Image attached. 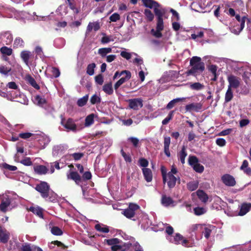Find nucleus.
I'll return each mask as SVG.
<instances>
[{
    "label": "nucleus",
    "instance_id": "obj_1",
    "mask_svg": "<svg viewBox=\"0 0 251 251\" xmlns=\"http://www.w3.org/2000/svg\"><path fill=\"white\" fill-rule=\"evenodd\" d=\"M0 197V210L5 213L12 209L11 203L14 200L16 199L18 196L13 192H7Z\"/></svg>",
    "mask_w": 251,
    "mask_h": 251
},
{
    "label": "nucleus",
    "instance_id": "obj_2",
    "mask_svg": "<svg viewBox=\"0 0 251 251\" xmlns=\"http://www.w3.org/2000/svg\"><path fill=\"white\" fill-rule=\"evenodd\" d=\"M191 68L188 71V75H195L198 72H202L204 70V64L201 61V58L193 56L190 61Z\"/></svg>",
    "mask_w": 251,
    "mask_h": 251
},
{
    "label": "nucleus",
    "instance_id": "obj_3",
    "mask_svg": "<svg viewBox=\"0 0 251 251\" xmlns=\"http://www.w3.org/2000/svg\"><path fill=\"white\" fill-rule=\"evenodd\" d=\"M167 239L171 242L175 244H181L184 247H189L188 241L184 239L183 236L179 233H176L175 236H168Z\"/></svg>",
    "mask_w": 251,
    "mask_h": 251
},
{
    "label": "nucleus",
    "instance_id": "obj_4",
    "mask_svg": "<svg viewBox=\"0 0 251 251\" xmlns=\"http://www.w3.org/2000/svg\"><path fill=\"white\" fill-rule=\"evenodd\" d=\"M104 242L110 246L111 249L113 251H118L122 249V241L118 238L105 239Z\"/></svg>",
    "mask_w": 251,
    "mask_h": 251
},
{
    "label": "nucleus",
    "instance_id": "obj_5",
    "mask_svg": "<svg viewBox=\"0 0 251 251\" xmlns=\"http://www.w3.org/2000/svg\"><path fill=\"white\" fill-rule=\"evenodd\" d=\"M36 189L41 193L42 197L46 199L48 198L50 192V187L47 182H42L39 184L37 185Z\"/></svg>",
    "mask_w": 251,
    "mask_h": 251
},
{
    "label": "nucleus",
    "instance_id": "obj_6",
    "mask_svg": "<svg viewBox=\"0 0 251 251\" xmlns=\"http://www.w3.org/2000/svg\"><path fill=\"white\" fill-rule=\"evenodd\" d=\"M162 174L164 183L167 182L169 188H171L175 187L177 178L174 175H171V174L164 173L163 169H162Z\"/></svg>",
    "mask_w": 251,
    "mask_h": 251
},
{
    "label": "nucleus",
    "instance_id": "obj_7",
    "mask_svg": "<svg viewBox=\"0 0 251 251\" xmlns=\"http://www.w3.org/2000/svg\"><path fill=\"white\" fill-rule=\"evenodd\" d=\"M164 29V23L163 19H157V24L156 29H152L151 31V33L156 38H160L162 34L161 31Z\"/></svg>",
    "mask_w": 251,
    "mask_h": 251
},
{
    "label": "nucleus",
    "instance_id": "obj_8",
    "mask_svg": "<svg viewBox=\"0 0 251 251\" xmlns=\"http://www.w3.org/2000/svg\"><path fill=\"white\" fill-rule=\"evenodd\" d=\"M34 139H37L42 149H44L50 143V140L49 137L43 133L36 134Z\"/></svg>",
    "mask_w": 251,
    "mask_h": 251
},
{
    "label": "nucleus",
    "instance_id": "obj_9",
    "mask_svg": "<svg viewBox=\"0 0 251 251\" xmlns=\"http://www.w3.org/2000/svg\"><path fill=\"white\" fill-rule=\"evenodd\" d=\"M13 41V36L9 31H2L0 33V43L9 45Z\"/></svg>",
    "mask_w": 251,
    "mask_h": 251
},
{
    "label": "nucleus",
    "instance_id": "obj_10",
    "mask_svg": "<svg viewBox=\"0 0 251 251\" xmlns=\"http://www.w3.org/2000/svg\"><path fill=\"white\" fill-rule=\"evenodd\" d=\"M68 148V147L65 144L54 146L52 149V155L54 156L62 155L65 152Z\"/></svg>",
    "mask_w": 251,
    "mask_h": 251
},
{
    "label": "nucleus",
    "instance_id": "obj_11",
    "mask_svg": "<svg viewBox=\"0 0 251 251\" xmlns=\"http://www.w3.org/2000/svg\"><path fill=\"white\" fill-rule=\"evenodd\" d=\"M227 81L228 82V87L230 88L236 89L238 88L240 84V79L233 75H230L227 76Z\"/></svg>",
    "mask_w": 251,
    "mask_h": 251
},
{
    "label": "nucleus",
    "instance_id": "obj_12",
    "mask_svg": "<svg viewBox=\"0 0 251 251\" xmlns=\"http://www.w3.org/2000/svg\"><path fill=\"white\" fill-rule=\"evenodd\" d=\"M11 100L17 101L24 104H27L28 101L25 95L20 93L18 91L16 92L14 91Z\"/></svg>",
    "mask_w": 251,
    "mask_h": 251
},
{
    "label": "nucleus",
    "instance_id": "obj_13",
    "mask_svg": "<svg viewBox=\"0 0 251 251\" xmlns=\"http://www.w3.org/2000/svg\"><path fill=\"white\" fill-rule=\"evenodd\" d=\"M128 102L129 107L134 110H138L143 106V100L140 98L130 99Z\"/></svg>",
    "mask_w": 251,
    "mask_h": 251
},
{
    "label": "nucleus",
    "instance_id": "obj_14",
    "mask_svg": "<svg viewBox=\"0 0 251 251\" xmlns=\"http://www.w3.org/2000/svg\"><path fill=\"white\" fill-rule=\"evenodd\" d=\"M177 74L176 71H169L165 72L160 79L162 83L169 82L175 78V76Z\"/></svg>",
    "mask_w": 251,
    "mask_h": 251
},
{
    "label": "nucleus",
    "instance_id": "obj_15",
    "mask_svg": "<svg viewBox=\"0 0 251 251\" xmlns=\"http://www.w3.org/2000/svg\"><path fill=\"white\" fill-rule=\"evenodd\" d=\"M223 182L228 186H233L236 184V181L234 178L230 175L226 174L222 176Z\"/></svg>",
    "mask_w": 251,
    "mask_h": 251
},
{
    "label": "nucleus",
    "instance_id": "obj_16",
    "mask_svg": "<svg viewBox=\"0 0 251 251\" xmlns=\"http://www.w3.org/2000/svg\"><path fill=\"white\" fill-rule=\"evenodd\" d=\"M239 208L240 210L238 215L240 216H244L251 210V203L247 202L243 203L239 206Z\"/></svg>",
    "mask_w": 251,
    "mask_h": 251
},
{
    "label": "nucleus",
    "instance_id": "obj_17",
    "mask_svg": "<svg viewBox=\"0 0 251 251\" xmlns=\"http://www.w3.org/2000/svg\"><path fill=\"white\" fill-rule=\"evenodd\" d=\"M247 19V18L246 16L243 17L241 20V25L240 26L236 25L231 28V32L236 35H238L244 28L245 21Z\"/></svg>",
    "mask_w": 251,
    "mask_h": 251
},
{
    "label": "nucleus",
    "instance_id": "obj_18",
    "mask_svg": "<svg viewBox=\"0 0 251 251\" xmlns=\"http://www.w3.org/2000/svg\"><path fill=\"white\" fill-rule=\"evenodd\" d=\"M61 124L68 130L75 131L76 130V125L71 119H69L66 122L62 120Z\"/></svg>",
    "mask_w": 251,
    "mask_h": 251
},
{
    "label": "nucleus",
    "instance_id": "obj_19",
    "mask_svg": "<svg viewBox=\"0 0 251 251\" xmlns=\"http://www.w3.org/2000/svg\"><path fill=\"white\" fill-rule=\"evenodd\" d=\"M20 56L24 63L28 66L29 59L32 56L31 52L28 50H23L21 52Z\"/></svg>",
    "mask_w": 251,
    "mask_h": 251
},
{
    "label": "nucleus",
    "instance_id": "obj_20",
    "mask_svg": "<svg viewBox=\"0 0 251 251\" xmlns=\"http://www.w3.org/2000/svg\"><path fill=\"white\" fill-rule=\"evenodd\" d=\"M100 28V23L99 22H90L87 27L86 33L88 34L93 29L97 31Z\"/></svg>",
    "mask_w": 251,
    "mask_h": 251
},
{
    "label": "nucleus",
    "instance_id": "obj_21",
    "mask_svg": "<svg viewBox=\"0 0 251 251\" xmlns=\"http://www.w3.org/2000/svg\"><path fill=\"white\" fill-rule=\"evenodd\" d=\"M10 237L9 232L5 229L0 228V241L3 243L8 242Z\"/></svg>",
    "mask_w": 251,
    "mask_h": 251
},
{
    "label": "nucleus",
    "instance_id": "obj_22",
    "mask_svg": "<svg viewBox=\"0 0 251 251\" xmlns=\"http://www.w3.org/2000/svg\"><path fill=\"white\" fill-rule=\"evenodd\" d=\"M127 248L132 247L134 250V251H143L142 248L139 244V243L136 242L134 240L132 239L129 242L126 243Z\"/></svg>",
    "mask_w": 251,
    "mask_h": 251
},
{
    "label": "nucleus",
    "instance_id": "obj_23",
    "mask_svg": "<svg viewBox=\"0 0 251 251\" xmlns=\"http://www.w3.org/2000/svg\"><path fill=\"white\" fill-rule=\"evenodd\" d=\"M14 159L15 161L20 162L22 164L27 166H31L32 164L29 157H25L23 160H20L19 156L17 154L15 155Z\"/></svg>",
    "mask_w": 251,
    "mask_h": 251
},
{
    "label": "nucleus",
    "instance_id": "obj_24",
    "mask_svg": "<svg viewBox=\"0 0 251 251\" xmlns=\"http://www.w3.org/2000/svg\"><path fill=\"white\" fill-rule=\"evenodd\" d=\"M67 178L74 180L77 184H78L81 181L80 176L75 172H71L67 175Z\"/></svg>",
    "mask_w": 251,
    "mask_h": 251
},
{
    "label": "nucleus",
    "instance_id": "obj_25",
    "mask_svg": "<svg viewBox=\"0 0 251 251\" xmlns=\"http://www.w3.org/2000/svg\"><path fill=\"white\" fill-rule=\"evenodd\" d=\"M142 172L145 180L147 182H151L152 179L151 171L149 168H145L142 169Z\"/></svg>",
    "mask_w": 251,
    "mask_h": 251
},
{
    "label": "nucleus",
    "instance_id": "obj_26",
    "mask_svg": "<svg viewBox=\"0 0 251 251\" xmlns=\"http://www.w3.org/2000/svg\"><path fill=\"white\" fill-rule=\"evenodd\" d=\"M33 100L35 104L41 107H44L47 103L46 100L39 95L35 96Z\"/></svg>",
    "mask_w": 251,
    "mask_h": 251
},
{
    "label": "nucleus",
    "instance_id": "obj_27",
    "mask_svg": "<svg viewBox=\"0 0 251 251\" xmlns=\"http://www.w3.org/2000/svg\"><path fill=\"white\" fill-rule=\"evenodd\" d=\"M97 117V115L92 113L88 115L85 120V126L89 127L94 123V118Z\"/></svg>",
    "mask_w": 251,
    "mask_h": 251
},
{
    "label": "nucleus",
    "instance_id": "obj_28",
    "mask_svg": "<svg viewBox=\"0 0 251 251\" xmlns=\"http://www.w3.org/2000/svg\"><path fill=\"white\" fill-rule=\"evenodd\" d=\"M112 52V48H102L98 50V53L102 57H106L107 54Z\"/></svg>",
    "mask_w": 251,
    "mask_h": 251
},
{
    "label": "nucleus",
    "instance_id": "obj_29",
    "mask_svg": "<svg viewBox=\"0 0 251 251\" xmlns=\"http://www.w3.org/2000/svg\"><path fill=\"white\" fill-rule=\"evenodd\" d=\"M174 201L170 197L163 195L161 199V203L164 206H169L173 204Z\"/></svg>",
    "mask_w": 251,
    "mask_h": 251
},
{
    "label": "nucleus",
    "instance_id": "obj_30",
    "mask_svg": "<svg viewBox=\"0 0 251 251\" xmlns=\"http://www.w3.org/2000/svg\"><path fill=\"white\" fill-rule=\"evenodd\" d=\"M29 210L37 215L39 217L43 218V209L41 208L38 206H31L29 208Z\"/></svg>",
    "mask_w": 251,
    "mask_h": 251
},
{
    "label": "nucleus",
    "instance_id": "obj_31",
    "mask_svg": "<svg viewBox=\"0 0 251 251\" xmlns=\"http://www.w3.org/2000/svg\"><path fill=\"white\" fill-rule=\"evenodd\" d=\"M197 194L199 199L203 202L205 203L208 201V197L207 194L202 190H198Z\"/></svg>",
    "mask_w": 251,
    "mask_h": 251
},
{
    "label": "nucleus",
    "instance_id": "obj_32",
    "mask_svg": "<svg viewBox=\"0 0 251 251\" xmlns=\"http://www.w3.org/2000/svg\"><path fill=\"white\" fill-rule=\"evenodd\" d=\"M35 173L39 175H45L47 173L48 169L43 165H38L34 168Z\"/></svg>",
    "mask_w": 251,
    "mask_h": 251
},
{
    "label": "nucleus",
    "instance_id": "obj_33",
    "mask_svg": "<svg viewBox=\"0 0 251 251\" xmlns=\"http://www.w3.org/2000/svg\"><path fill=\"white\" fill-rule=\"evenodd\" d=\"M201 108V106L200 104L191 103L187 104L185 106V109L187 111H198Z\"/></svg>",
    "mask_w": 251,
    "mask_h": 251
},
{
    "label": "nucleus",
    "instance_id": "obj_34",
    "mask_svg": "<svg viewBox=\"0 0 251 251\" xmlns=\"http://www.w3.org/2000/svg\"><path fill=\"white\" fill-rule=\"evenodd\" d=\"M95 229L100 232L108 233L109 231L108 227L102 224H98L95 225Z\"/></svg>",
    "mask_w": 251,
    "mask_h": 251
},
{
    "label": "nucleus",
    "instance_id": "obj_35",
    "mask_svg": "<svg viewBox=\"0 0 251 251\" xmlns=\"http://www.w3.org/2000/svg\"><path fill=\"white\" fill-rule=\"evenodd\" d=\"M103 91L108 95H111L113 93V90L112 88V84L111 82H109L106 84H105L103 86L102 88Z\"/></svg>",
    "mask_w": 251,
    "mask_h": 251
},
{
    "label": "nucleus",
    "instance_id": "obj_36",
    "mask_svg": "<svg viewBox=\"0 0 251 251\" xmlns=\"http://www.w3.org/2000/svg\"><path fill=\"white\" fill-rule=\"evenodd\" d=\"M187 155V153L186 151V148L184 146H183L181 151L178 153V158L180 160L182 164L185 163V157Z\"/></svg>",
    "mask_w": 251,
    "mask_h": 251
},
{
    "label": "nucleus",
    "instance_id": "obj_37",
    "mask_svg": "<svg viewBox=\"0 0 251 251\" xmlns=\"http://www.w3.org/2000/svg\"><path fill=\"white\" fill-rule=\"evenodd\" d=\"M144 5L150 8H153L156 6H158V3L152 0H142Z\"/></svg>",
    "mask_w": 251,
    "mask_h": 251
},
{
    "label": "nucleus",
    "instance_id": "obj_38",
    "mask_svg": "<svg viewBox=\"0 0 251 251\" xmlns=\"http://www.w3.org/2000/svg\"><path fill=\"white\" fill-rule=\"evenodd\" d=\"M214 226L211 225H208L206 226L204 228V231L203 232L204 237L206 239H208L210 236L212 230L214 229Z\"/></svg>",
    "mask_w": 251,
    "mask_h": 251
},
{
    "label": "nucleus",
    "instance_id": "obj_39",
    "mask_svg": "<svg viewBox=\"0 0 251 251\" xmlns=\"http://www.w3.org/2000/svg\"><path fill=\"white\" fill-rule=\"evenodd\" d=\"M185 100L184 98H176L175 99H173L171 101H170L168 104L166 106V108L168 109H170L172 108L174 106L175 104L179 101H181Z\"/></svg>",
    "mask_w": 251,
    "mask_h": 251
},
{
    "label": "nucleus",
    "instance_id": "obj_40",
    "mask_svg": "<svg viewBox=\"0 0 251 251\" xmlns=\"http://www.w3.org/2000/svg\"><path fill=\"white\" fill-rule=\"evenodd\" d=\"M103 36L101 39V43L102 44H107L110 42H113L115 38L112 35L106 36L104 33L102 34Z\"/></svg>",
    "mask_w": 251,
    "mask_h": 251
},
{
    "label": "nucleus",
    "instance_id": "obj_41",
    "mask_svg": "<svg viewBox=\"0 0 251 251\" xmlns=\"http://www.w3.org/2000/svg\"><path fill=\"white\" fill-rule=\"evenodd\" d=\"M24 46V42L22 39L20 37L16 38L13 44L14 48H23Z\"/></svg>",
    "mask_w": 251,
    "mask_h": 251
},
{
    "label": "nucleus",
    "instance_id": "obj_42",
    "mask_svg": "<svg viewBox=\"0 0 251 251\" xmlns=\"http://www.w3.org/2000/svg\"><path fill=\"white\" fill-rule=\"evenodd\" d=\"M26 79L27 82L34 88L37 89H39L40 87L36 82L35 79L30 75H28L26 76Z\"/></svg>",
    "mask_w": 251,
    "mask_h": 251
},
{
    "label": "nucleus",
    "instance_id": "obj_43",
    "mask_svg": "<svg viewBox=\"0 0 251 251\" xmlns=\"http://www.w3.org/2000/svg\"><path fill=\"white\" fill-rule=\"evenodd\" d=\"M68 7L65 5H60L57 9L56 12L60 16H63L67 13Z\"/></svg>",
    "mask_w": 251,
    "mask_h": 251
},
{
    "label": "nucleus",
    "instance_id": "obj_44",
    "mask_svg": "<svg viewBox=\"0 0 251 251\" xmlns=\"http://www.w3.org/2000/svg\"><path fill=\"white\" fill-rule=\"evenodd\" d=\"M187 187L190 191H194L196 190L198 187V182L196 180L191 181L187 183Z\"/></svg>",
    "mask_w": 251,
    "mask_h": 251
},
{
    "label": "nucleus",
    "instance_id": "obj_45",
    "mask_svg": "<svg viewBox=\"0 0 251 251\" xmlns=\"http://www.w3.org/2000/svg\"><path fill=\"white\" fill-rule=\"evenodd\" d=\"M11 70V68L9 66L3 65L0 66V73L2 75H7Z\"/></svg>",
    "mask_w": 251,
    "mask_h": 251
},
{
    "label": "nucleus",
    "instance_id": "obj_46",
    "mask_svg": "<svg viewBox=\"0 0 251 251\" xmlns=\"http://www.w3.org/2000/svg\"><path fill=\"white\" fill-rule=\"evenodd\" d=\"M190 88L192 90L199 91L202 89L204 86L199 82L191 83H190Z\"/></svg>",
    "mask_w": 251,
    "mask_h": 251
},
{
    "label": "nucleus",
    "instance_id": "obj_47",
    "mask_svg": "<svg viewBox=\"0 0 251 251\" xmlns=\"http://www.w3.org/2000/svg\"><path fill=\"white\" fill-rule=\"evenodd\" d=\"M233 96L232 89L228 87L225 95V101L226 102L230 101L232 100Z\"/></svg>",
    "mask_w": 251,
    "mask_h": 251
},
{
    "label": "nucleus",
    "instance_id": "obj_48",
    "mask_svg": "<svg viewBox=\"0 0 251 251\" xmlns=\"http://www.w3.org/2000/svg\"><path fill=\"white\" fill-rule=\"evenodd\" d=\"M88 100V95H86L83 97L82 98L78 100L77 104L79 106H83L86 104L87 100Z\"/></svg>",
    "mask_w": 251,
    "mask_h": 251
},
{
    "label": "nucleus",
    "instance_id": "obj_49",
    "mask_svg": "<svg viewBox=\"0 0 251 251\" xmlns=\"http://www.w3.org/2000/svg\"><path fill=\"white\" fill-rule=\"evenodd\" d=\"M13 93V91L8 93L0 91V96L2 97L6 98L7 100H11Z\"/></svg>",
    "mask_w": 251,
    "mask_h": 251
},
{
    "label": "nucleus",
    "instance_id": "obj_50",
    "mask_svg": "<svg viewBox=\"0 0 251 251\" xmlns=\"http://www.w3.org/2000/svg\"><path fill=\"white\" fill-rule=\"evenodd\" d=\"M96 67V64L95 63H91L88 65L87 68V73L90 75H92L94 74V69Z\"/></svg>",
    "mask_w": 251,
    "mask_h": 251
},
{
    "label": "nucleus",
    "instance_id": "obj_51",
    "mask_svg": "<svg viewBox=\"0 0 251 251\" xmlns=\"http://www.w3.org/2000/svg\"><path fill=\"white\" fill-rule=\"evenodd\" d=\"M144 14L148 21L151 22L154 19V15L151 10L148 9H145Z\"/></svg>",
    "mask_w": 251,
    "mask_h": 251
},
{
    "label": "nucleus",
    "instance_id": "obj_52",
    "mask_svg": "<svg viewBox=\"0 0 251 251\" xmlns=\"http://www.w3.org/2000/svg\"><path fill=\"white\" fill-rule=\"evenodd\" d=\"M194 213L196 215L199 216L204 214L206 209L203 207H197L194 209Z\"/></svg>",
    "mask_w": 251,
    "mask_h": 251
},
{
    "label": "nucleus",
    "instance_id": "obj_53",
    "mask_svg": "<svg viewBox=\"0 0 251 251\" xmlns=\"http://www.w3.org/2000/svg\"><path fill=\"white\" fill-rule=\"evenodd\" d=\"M124 74H126V78L127 79H129L131 77V73L130 72L128 71H123L121 72L120 74H119L118 72H116L113 76V78L116 79L118 76H120Z\"/></svg>",
    "mask_w": 251,
    "mask_h": 251
},
{
    "label": "nucleus",
    "instance_id": "obj_54",
    "mask_svg": "<svg viewBox=\"0 0 251 251\" xmlns=\"http://www.w3.org/2000/svg\"><path fill=\"white\" fill-rule=\"evenodd\" d=\"M0 52L2 54L6 55H10L12 53V50L7 47H3L0 49Z\"/></svg>",
    "mask_w": 251,
    "mask_h": 251
},
{
    "label": "nucleus",
    "instance_id": "obj_55",
    "mask_svg": "<svg viewBox=\"0 0 251 251\" xmlns=\"http://www.w3.org/2000/svg\"><path fill=\"white\" fill-rule=\"evenodd\" d=\"M188 162L191 166L193 167L195 165L197 164L199 161L198 158L195 156H189Z\"/></svg>",
    "mask_w": 251,
    "mask_h": 251
},
{
    "label": "nucleus",
    "instance_id": "obj_56",
    "mask_svg": "<svg viewBox=\"0 0 251 251\" xmlns=\"http://www.w3.org/2000/svg\"><path fill=\"white\" fill-rule=\"evenodd\" d=\"M159 5L158 4V6H156L153 8L154 13L157 17V19H159V18L163 19V13L161 10L159 9Z\"/></svg>",
    "mask_w": 251,
    "mask_h": 251
},
{
    "label": "nucleus",
    "instance_id": "obj_57",
    "mask_svg": "<svg viewBox=\"0 0 251 251\" xmlns=\"http://www.w3.org/2000/svg\"><path fill=\"white\" fill-rule=\"evenodd\" d=\"M36 134H33L30 132L21 133L19 134V137L23 139H28L30 137H32L34 139V135Z\"/></svg>",
    "mask_w": 251,
    "mask_h": 251
},
{
    "label": "nucleus",
    "instance_id": "obj_58",
    "mask_svg": "<svg viewBox=\"0 0 251 251\" xmlns=\"http://www.w3.org/2000/svg\"><path fill=\"white\" fill-rule=\"evenodd\" d=\"M120 54L122 57L126 58L127 60H129V59L131 58L132 54H134L135 55H137V54L135 53L128 52H126V51H121Z\"/></svg>",
    "mask_w": 251,
    "mask_h": 251
},
{
    "label": "nucleus",
    "instance_id": "obj_59",
    "mask_svg": "<svg viewBox=\"0 0 251 251\" xmlns=\"http://www.w3.org/2000/svg\"><path fill=\"white\" fill-rule=\"evenodd\" d=\"M51 232L52 234L55 235H61L63 233L62 230L57 226H53L51 227Z\"/></svg>",
    "mask_w": 251,
    "mask_h": 251
},
{
    "label": "nucleus",
    "instance_id": "obj_60",
    "mask_svg": "<svg viewBox=\"0 0 251 251\" xmlns=\"http://www.w3.org/2000/svg\"><path fill=\"white\" fill-rule=\"evenodd\" d=\"M121 154L126 162L130 163L132 161L131 158L129 154H126L123 150L121 151Z\"/></svg>",
    "mask_w": 251,
    "mask_h": 251
},
{
    "label": "nucleus",
    "instance_id": "obj_61",
    "mask_svg": "<svg viewBox=\"0 0 251 251\" xmlns=\"http://www.w3.org/2000/svg\"><path fill=\"white\" fill-rule=\"evenodd\" d=\"M192 167L193 169L198 173H202L204 170L203 166L199 163V162Z\"/></svg>",
    "mask_w": 251,
    "mask_h": 251
},
{
    "label": "nucleus",
    "instance_id": "obj_62",
    "mask_svg": "<svg viewBox=\"0 0 251 251\" xmlns=\"http://www.w3.org/2000/svg\"><path fill=\"white\" fill-rule=\"evenodd\" d=\"M124 215L128 218H131L133 217L135 215V212L132 210L127 208L124 211Z\"/></svg>",
    "mask_w": 251,
    "mask_h": 251
},
{
    "label": "nucleus",
    "instance_id": "obj_63",
    "mask_svg": "<svg viewBox=\"0 0 251 251\" xmlns=\"http://www.w3.org/2000/svg\"><path fill=\"white\" fill-rule=\"evenodd\" d=\"M174 111H171L168 116L165 118L162 122V124L164 125H167L169 121L172 119L173 116Z\"/></svg>",
    "mask_w": 251,
    "mask_h": 251
},
{
    "label": "nucleus",
    "instance_id": "obj_64",
    "mask_svg": "<svg viewBox=\"0 0 251 251\" xmlns=\"http://www.w3.org/2000/svg\"><path fill=\"white\" fill-rule=\"evenodd\" d=\"M120 19V16L118 13H114L109 17L110 22H116Z\"/></svg>",
    "mask_w": 251,
    "mask_h": 251
}]
</instances>
